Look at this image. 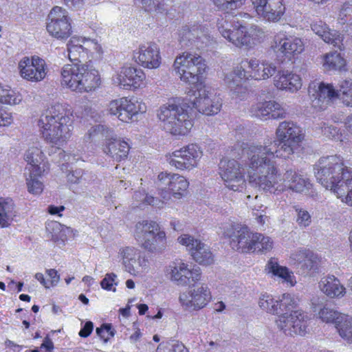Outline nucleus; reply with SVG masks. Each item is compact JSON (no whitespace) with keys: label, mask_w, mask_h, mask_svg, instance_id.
Wrapping results in <instances>:
<instances>
[{"label":"nucleus","mask_w":352,"mask_h":352,"mask_svg":"<svg viewBox=\"0 0 352 352\" xmlns=\"http://www.w3.org/2000/svg\"><path fill=\"white\" fill-rule=\"evenodd\" d=\"M205 60L199 54L185 52L177 56V74L180 79L197 89H190L180 99L187 111L193 114L195 110L206 116L217 114L222 107L221 98L208 87H201V76L207 71Z\"/></svg>","instance_id":"nucleus-1"},{"label":"nucleus","mask_w":352,"mask_h":352,"mask_svg":"<svg viewBox=\"0 0 352 352\" xmlns=\"http://www.w3.org/2000/svg\"><path fill=\"white\" fill-rule=\"evenodd\" d=\"M249 184L260 190L278 194L286 190L298 193H306L311 188V184L305 175L292 168L283 174L279 173L275 160L270 159L253 161L248 163Z\"/></svg>","instance_id":"nucleus-2"},{"label":"nucleus","mask_w":352,"mask_h":352,"mask_svg":"<svg viewBox=\"0 0 352 352\" xmlns=\"http://www.w3.org/2000/svg\"><path fill=\"white\" fill-rule=\"evenodd\" d=\"M276 140L267 139L263 144L250 143L243 149L248 158V163L261 160L288 158L298 152L305 138L302 129L292 121H283L276 130Z\"/></svg>","instance_id":"nucleus-3"},{"label":"nucleus","mask_w":352,"mask_h":352,"mask_svg":"<svg viewBox=\"0 0 352 352\" xmlns=\"http://www.w3.org/2000/svg\"><path fill=\"white\" fill-rule=\"evenodd\" d=\"M81 43L85 41L72 37L67 43L68 57L74 64H67L61 69V85L72 91L88 92L100 84L98 72L85 64H79L88 56V50Z\"/></svg>","instance_id":"nucleus-4"},{"label":"nucleus","mask_w":352,"mask_h":352,"mask_svg":"<svg viewBox=\"0 0 352 352\" xmlns=\"http://www.w3.org/2000/svg\"><path fill=\"white\" fill-rule=\"evenodd\" d=\"M38 126L45 140L58 148L71 137L74 128L72 115L62 104H55L41 114Z\"/></svg>","instance_id":"nucleus-5"},{"label":"nucleus","mask_w":352,"mask_h":352,"mask_svg":"<svg viewBox=\"0 0 352 352\" xmlns=\"http://www.w3.org/2000/svg\"><path fill=\"white\" fill-rule=\"evenodd\" d=\"M217 26L221 35L239 48H252L265 37V33L261 27L256 25H244L235 17L231 20L224 18L218 19Z\"/></svg>","instance_id":"nucleus-6"},{"label":"nucleus","mask_w":352,"mask_h":352,"mask_svg":"<svg viewBox=\"0 0 352 352\" xmlns=\"http://www.w3.org/2000/svg\"><path fill=\"white\" fill-rule=\"evenodd\" d=\"M276 71L275 63L270 60L256 58H245L232 72L226 74L224 80L228 86L232 89L240 86L242 80H267L273 76Z\"/></svg>","instance_id":"nucleus-7"},{"label":"nucleus","mask_w":352,"mask_h":352,"mask_svg":"<svg viewBox=\"0 0 352 352\" xmlns=\"http://www.w3.org/2000/svg\"><path fill=\"white\" fill-rule=\"evenodd\" d=\"M314 170L317 181L332 192L342 180V174L351 170L344 166L342 158L338 155L320 157Z\"/></svg>","instance_id":"nucleus-8"},{"label":"nucleus","mask_w":352,"mask_h":352,"mask_svg":"<svg viewBox=\"0 0 352 352\" xmlns=\"http://www.w3.org/2000/svg\"><path fill=\"white\" fill-rule=\"evenodd\" d=\"M249 144L245 145L242 149L243 156L246 158L245 164H241L235 160L223 158L219 164V175L223 181L224 185L234 191H239L244 188L246 184L245 173H248L247 155H244L243 149ZM248 176V175L247 174Z\"/></svg>","instance_id":"nucleus-9"},{"label":"nucleus","mask_w":352,"mask_h":352,"mask_svg":"<svg viewBox=\"0 0 352 352\" xmlns=\"http://www.w3.org/2000/svg\"><path fill=\"white\" fill-rule=\"evenodd\" d=\"M275 322L278 329L287 336H305L309 331V316L301 309L280 314Z\"/></svg>","instance_id":"nucleus-10"},{"label":"nucleus","mask_w":352,"mask_h":352,"mask_svg":"<svg viewBox=\"0 0 352 352\" xmlns=\"http://www.w3.org/2000/svg\"><path fill=\"white\" fill-rule=\"evenodd\" d=\"M224 236L231 239L232 248L241 252H255V234L247 226L226 224L223 228Z\"/></svg>","instance_id":"nucleus-11"},{"label":"nucleus","mask_w":352,"mask_h":352,"mask_svg":"<svg viewBox=\"0 0 352 352\" xmlns=\"http://www.w3.org/2000/svg\"><path fill=\"white\" fill-rule=\"evenodd\" d=\"M271 47L274 52L289 60L295 58L305 50V44L301 38L289 35L283 31L274 36Z\"/></svg>","instance_id":"nucleus-12"},{"label":"nucleus","mask_w":352,"mask_h":352,"mask_svg":"<svg viewBox=\"0 0 352 352\" xmlns=\"http://www.w3.org/2000/svg\"><path fill=\"white\" fill-rule=\"evenodd\" d=\"M46 29L51 36L57 39L69 37L72 31L67 11L61 7H54L48 14Z\"/></svg>","instance_id":"nucleus-13"},{"label":"nucleus","mask_w":352,"mask_h":352,"mask_svg":"<svg viewBox=\"0 0 352 352\" xmlns=\"http://www.w3.org/2000/svg\"><path fill=\"white\" fill-rule=\"evenodd\" d=\"M308 93L312 98L313 105L321 110L325 109L337 99L338 94L333 84L316 80L310 82Z\"/></svg>","instance_id":"nucleus-14"},{"label":"nucleus","mask_w":352,"mask_h":352,"mask_svg":"<svg viewBox=\"0 0 352 352\" xmlns=\"http://www.w3.org/2000/svg\"><path fill=\"white\" fill-rule=\"evenodd\" d=\"M212 294L207 284L201 283L194 289L179 295V301L187 310H199L207 305L211 300Z\"/></svg>","instance_id":"nucleus-15"},{"label":"nucleus","mask_w":352,"mask_h":352,"mask_svg":"<svg viewBox=\"0 0 352 352\" xmlns=\"http://www.w3.org/2000/svg\"><path fill=\"white\" fill-rule=\"evenodd\" d=\"M256 16L262 21L278 22L285 12L283 0H251Z\"/></svg>","instance_id":"nucleus-16"},{"label":"nucleus","mask_w":352,"mask_h":352,"mask_svg":"<svg viewBox=\"0 0 352 352\" xmlns=\"http://www.w3.org/2000/svg\"><path fill=\"white\" fill-rule=\"evenodd\" d=\"M178 242L186 246L192 258L201 265H210L214 263V256L210 248L201 241L188 234L177 238Z\"/></svg>","instance_id":"nucleus-17"},{"label":"nucleus","mask_w":352,"mask_h":352,"mask_svg":"<svg viewBox=\"0 0 352 352\" xmlns=\"http://www.w3.org/2000/svg\"><path fill=\"white\" fill-rule=\"evenodd\" d=\"M21 76L29 81L38 82L46 76V64L43 59L38 56L23 58L19 63Z\"/></svg>","instance_id":"nucleus-18"},{"label":"nucleus","mask_w":352,"mask_h":352,"mask_svg":"<svg viewBox=\"0 0 352 352\" xmlns=\"http://www.w3.org/2000/svg\"><path fill=\"white\" fill-rule=\"evenodd\" d=\"M140 109V104L137 101L128 98L112 100L108 107V111L111 115L117 116L120 120L125 122L131 120L133 116L137 115Z\"/></svg>","instance_id":"nucleus-19"},{"label":"nucleus","mask_w":352,"mask_h":352,"mask_svg":"<svg viewBox=\"0 0 352 352\" xmlns=\"http://www.w3.org/2000/svg\"><path fill=\"white\" fill-rule=\"evenodd\" d=\"M250 112L262 120L283 119L287 115L281 104L274 100L258 101L252 105Z\"/></svg>","instance_id":"nucleus-20"},{"label":"nucleus","mask_w":352,"mask_h":352,"mask_svg":"<svg viewBox=\"0 0 352 352\" xmlns=\"http://www.w3.org/2000/svg\"><path fill=\"white\" fill-rule=\"evenodd\" d=\"M274 85L279 90L296 93L302 86V80L299 74L292 71H278L274 78Z\"/></svg>","instance_id":"nucleus-21"},{"label":"nucleus","mask_w":352,"mask_h":352,"mask_svg":"<svg viewBox=\"0 0 352 352\" xmlns=\"http://www.w3.org/2000/svg\"><path fill=\"white\" fill-rule=\"evenodd\" d=\"M177 153V169L181 170H190L196 167L203 155L200 147L195 144L181 148Z\"/></svg>","instance_id":"nucleus-22"},{"label":"nucleus","mask_w":352,"mask_h":352,"mask_svg":"<svg viewBox=\"0 0 352 352\" xmlns=\"http://www.w3.org/2000/svg\"><path fill=\"white\" fill-rule=\"evenodd\" d=\"M134 58L140 65L146 68L155 69L160 65L159 49L155 43L142 45L134 54Z\"/></svg>","instance_id":"nucleus-23"},{"label":"nucleus","mask_w":352,"mask_h":352,"mask_svg":"<svg viewBox=\"0 0 352 352\" xmlns=\"http://www.w3.org/2000/svg\"><path fill=\"white\" fill-rule=\"evenodd\" d=\"M145 78V74L142 69L133 67H124L113 80L115 84L123 89H129L131 86L137 88L140 87Z\"/></svg>","instance_id":"nucleus-24"},{"label":"nucleus","mask_w":352,"mask_h":352,"mask_svg":"<svg viewBox=\"0 0 352 352\" xmlns=\"http://www.w3.org/2000/svg\"><path fill=\"white\" fill-rule=\"evenodd\" d=\"M201 276V270L196 265L181 262L177 265V286L195 285Z\"/></svg>","instance_id":"nucleus-25"},{"label":"nucleus","mask_w":352,"mask_h":352,"mask_svg":"<svg viewBox=\"0 0 352 352\" xmlns=\"http://www.w3.org/2000/svg\"><path fill=\"white\" fill-rule=\"evenodd\" d=\"M314 32L318 35L325 43L331 44L340 50H344V36L336 30H330L327 25L321 21H317L311 25Z\"/></svg>","instance_id":"nucleus-26"},{"label":"nucleus","mask_w":352,"mask_h":352,"mask_svg":"<svg viewBox=\"0 0 352 352\" xmlns=\"http://www.w3.org/2000/svg\"><path fill=\"white\" fill-rule=\"evenodd\" d=\"M157 117L163 129L170 134H176V103L170 100L162 105L157 112Z\"/></svg>","instance_id":"nucleus-27"},{"label":"nucleus","mask_w":352,"mask_h":352,"mask_svg":"<svg viewBox=\"0 0 352 352\" xmlns=\"http://www.w3.org/2000/svg\"><path fill=\"white\" fill-rule=\"evenodd\" d=\"M157 232H162L159 225L153 221L143 220L135 225V236L142 243L146 250L154 248L153 243H150L149 239Z\"/></svg>","instance_id":"nucleus-28"},{"label":"nucleus","mask_w":352,"mask_h":352,"mask_svg":"<svg viewBox=\"0 0 352 352\" xmlns=\"http://www.w3.org/2000/svg\"><path fill=\"white\" fill-rule=\"evenodd\" d=\"M320 291L331 298H341L346 294V288L333 275L322 277L318 283Z\"/></svg>","instance_id":"nucleus-29"},{"label":"nucleus","mask_w":352,"mask_h":352,"mask_svg":"<svg viewBox=\"0 0 352 352\" xmlns=\"http://www.w3.org/2000/svg\"><path fill=\"white\" fill-rule=\"evenodd\" d=\"M118 254L122 259L125 270L131 274L138 272V266L142 265L140 261V252L133 247L121 248Z\"/></svg>","instance_id":"nucleus-30"},{"label":"nucleus","mask_w":352,"mask_h":352,"mask_svg":"<svg viewBox=\"0 0 352 352\" xmlns=\"http://www.w3.org/2000/svg\"><path fill=\"white\" fill-rule=\"evenodd\" d=\"M265 270L272 274V277L278 278L282 283L289 286H294L296 283L294 273L287 267L280 265L274 258H271L268 261Z\"/></svg>","instance_id":"nucleus-31"},{"label":"nucleus","mask_w":352,"mask_h":352,"mask_svg":"<svg viewBox=\"0 0 352 352\" xmlns=\"http://www.w3.org/2000/svg\"><path fill=\"white\" fill-rule=\"evenodd\" d=\"M321 58L322 67L325 72L346 71V60L336 51L326 53Z\"/></svg>","instance_id":"nucleus-32"},{"label":"nucleus","mask_w":352,"mask_h":352,"mask_svg":"<svg viewBox=\"0 0 352 352\" xmlns=\"http://www.w3.org/2000/svg\"><path fill=\"white\" fill-rule=\"evenodd\" d=\"M338 199L352 207V171H346L342 174V180L333 192Z\"/></svg>","instance_id":"nucleus-33"},{"label":"nucleus","mask_w":352,"mask_h":352,"mask_svg":"<svg viewBox=\"0 0 352 352\" xmlns=\"http://www.w3.org/2000/svg\"><path fill=\"white\" fill-rule=\"evenodd\" d=\"M194 114L187 111L186 106L179 100L177 104V136L187 135L193 126L192 118Z\"/></svg>","instance_id":"nucleus-34"},{"label":"nucleus","mask_w":352,"mask_h":352,"mask_svg":"<svg viewBox=\"0 0 352 352\" xmlns=\"http://www.w3.org/2000/svg\"><path fill=\"white\" fill-rule=\"evenodd\" d=\"M104 152L116 161H120L127 157L129 151L128 142L118 139L109 140L104 147Z\"/></svg>","instance_id":"nucleus-35"},{"label":"nucleus","mask_w":352,"mask_h":352,"mask_svg":"<svg viewBox=\"0 0 352 352\" xmlns=\"http://www.w3.org/2000/svg\"><path fill=\"white\" fill-rule=\"evenodd\" d=\"M15 217L16 211L13 201L8 198H0V227H10Z\"/></svg>","instance_id":"nucleus-36"},{"label":"nucleus","mask_w":352,"mask_h":352,"mask_svg":"<svg viewBox=\"0 0 352 352\" xmlns=\"http://www.w3.org/2000/svg\"><path fill=\"white\" fill-rule=\"evenodd\" d=\"M179 36H181L183 41H197L205 45H208L210 42V36L208 30L201 27H194L192 30L186 27L180 31Z\"/></svg>","instance_id":"nucleus-37"},{"label":"nucleus","mask_w":352,"mask_h":352,"mask_svg":"<svg viewBox=\"0 0 352 352\" xmlns=\"http://www.w3.org/2000/svg\"><path fill=\"white\" fill-rule=\"evenodd\" d=\"M158 186L161 188L162 196L164 201H168L171 196H175V188L176 186V179L174 174L161 173L158 175Z\"/></svg>","instance_id":"nucleus-38"},{"label":"nucleus","mask_w":352,"mask_h":352,"mask_svg":"<svg viewBox=\"0 0 352 352\" xmlns=\"http://www.w3.org/2000/svg\"><path fill=\"white\" fill-rule=\"evenodd\" d=\"M24 158L29 165L27 168L29 171L42 173L39 164H41L43 160V154L40 148L38 146L30 147L26 151Z\"/></svg>","instance_id":"nucleus-39"},{"label":"nucleus","mask_w":352,"mask_h":352,"mask_svg":"<svg viewBox=\"0 0 352 352\" xmlns=\"http://www.w3.org/2000/svg\"><path fill=\"white\" fill-rule=\"evenodd\" d=\"M339 336L348 344H352V317L345 314L335 327Z\"/></svg>","instance_id":"nucleus-40"},{"label":"nucleus","mask_w":352,"mask_h":352,"mask_svg":"<svg viewBox=\"0 0 352 352\" xmlns=\"http://www.w3.org/2000/svg\"><path fill=\"white\" fill-rule=\"evenodd\" d=\"M316 315L322 322L327 324L333 323L336 327L337 321L340 320L341 316H344L345 314L325 305L320 308Z\"/></svg>","instance_id":"nucleus-41"},{"label":"nucleus","mask_w":352,"mask_h":352,"mask_svg":"<svg viewBox=\"0 0 352 352\" xmlns=\"http://www.w3.org/2000/svg\"><path fill=\"white\" fill-rule=\"evenodd\" d=\"M338 92V98H340L346 106L352 107V80L346 79L340 81Z\"/></svg>","instance_id":"nucleus-42"},{"label":"nucleus","mask_w":352,"mask_h":352,"mask_svg":"<svg viewBox=\"0 0 352 352\" xmlns=\"http://www.w3.org/2000/svg\"><path fill=\"white\" fill-rule=\"evenodd\" d=\"M29 172V175L26 178L28 192L33 195H39L43 190V184L41 180V173H33L32 171Z\"/></svg>","instance_id":"nucleus-43"},{"label":"nucleus","mask_w":352,"mask_h":352,"mask_svg":"<svg viewBox=\"0 0 352 352\" xmlns=\"http://www.w3.org/2000/svg\"><path fill=\"white\" fill-rule=\"evenodd\" d=\"M258 305L261 309L272 314H278V302L272 295L262 294L259 297Z\"/></svg>","instance_id":"nucleus-44"},{"label":"nucleus","mask_w":352,"mask_h":352,"mask_svg":"<svg viewBox=\"0 0 352 352\" xmlns=\"http://www.w3.org/2000/svg\"><path fill=\"white\" fill-rule=\"evenodd\" d=\"M254 240L255 252L265 253L270 252L273 248V241L267 236L256 232Z\"/></svg>","instance_id":"nucleus-45"},{"label":"nucleus","mask_w":352,"mask_h":352,"mask_svg":"<svg viewBox=\"0 0 352 352\" xmlns=\"http://www.w3.org/2000/svg\"><path fill=\"white\" fill-rule=\"evenodd\" d=\"M278 314L292 311L296 305V300L293 295L290 294H284L278 300Z\"/></svg>","instance_id":"nucleus-46"},{"label":"nucleus","mask_w":352,"mask_h":352,"mask_svg":"<svg viewBox=\"0 0 352 352\" xmlns=\"http://www.w3.org/2000/svg\"><path fill=\"white\" fill-rule=\"evenodd\" d=\"M21 97L16 94L13 90L4 88L0 84V103L8 104H16L21 102Z\"/></svg>","instance_id":"nucleus-47"},{"label":"nucleus","mask_w":352,"mask_h":352,"mask_svg":"<svg viewBox=\"0 0 352 352\" xmlns=\"http://www.w3.org/2000/svg\"><path fill=\"white\" fill-rule=\"evenodd\" d=\"M150 243H153L152 245L154 246V248H152V250H147L149 252H161L166 245V234L164 231L162 232H157V233H155L150 239H149Z\"/></svg>","instance_id":"nucleus-48"},{"label":"nucleus","mask_w":352,"mask_h":352,"mask_svg":"<svg viewBox=\"0 0 352 352\" xmlns=\"http://www.w3.org/2000/svg\"><path fill=\"white\" fill-rule=\"evenodd\" d=\"M317 130L319 131L318 133L322 134L329 139L340 138V130L333 125H329L328 124L323 122L317 127Z\"/></svg>","instance_id":"nucleus-49"},{"label":"nucleus","mask_w":352,"mask_h":352,"mask_svg":"<svg viewBox=\"0 0 352 352\" xmlns=\"http://www.w3.org/2000/svg\"><path fill=\"white\" fill-rule=\"evenodd\" d=\"M219 9L228 11L241 7L245 0H212Z\"/></svg>","instance_id":"nucleus-50"},{"label":"nucleus","mask_w":352,"mask_h":352,"mask_svg":"<svg viewBox=\"0 0 352 352\" xmlns=\"http://www.w3.org/2000/svg\"><path fill=\"white\" fill-rule=\"evenodd\" d=\"M296 222L300 228L308 227L311 223V217L309 212L303 209L296 208Z\"/></svg>","instance_id":"nucleus-51"},{"label":"nucleus","mask_w":352,"mask_h":352,"mask_svg":"<svg viewBox=\"0 0 352 352\" xmlns=\"http://www.w3.org/2000/svg\"><path fill=\"white\" fill-rule=\"evenodd\" d=\"M317 256L309 250L300 267L303 270L309 272L315 268L317 265Z\"/></svg>","instance_id":"nucleus-52"},{"label":"nucleus","mask_w":352,"mask_h":352,"mask_svg":"<svg viewBox=\"0 0 352 352\" xmlns=\"http://www.w3.org/2000/svg\"><path fill=\"white\" fill-rule=\"evenodd\" d=\"M116 278L117 275L114 273L107 274L100 282L101 287L105 290L116 292V289L113 286L117 285Z\"/></svg>","instance_id":"nucleus-53"},{"label":"nucleus","mask_w":352,"mask_h":352,"mask_svg":"<svg viewBox=\"0 0 352 352\" xmlns=\"http://www.w3.org/2000/svg\"><path fill=\"white\" fill-rule=\"evenodd\" d=\"M143 194L142 192H135L133 195V199H135L137 201H142L144 203H146L148 205L155 206L157 208L162 207V202L160 200H158L157 198H155L152 196H146L145 197L142 198Z\"/></svg>","instance_id":"nucleus-54"},{"label":"nucleus","mask_w":352,"mask_h":352,"mask_svg":"<svg viewBox=\"0 0 352 352\" xmlns=\"http://www.w3.org/2000/svg\"><path fill=\"white\" fill-rule=\"evenodd\" d=\"M309 251V250L306 249H299L294 251L290 255L291 263L294 265L300 267Z\"/></svg>","instance_id":"nucleus-55"},{"label":"nucleus","mask_w":352,"mask_h":352,"mask_svg":"<svg viewBox=\"0 0 352 352\" xmlns=\"http://www.w3.org/2000/svg\"><path fill=\"white\" fill-rule=\"evenodd\" d=\"M106 129L103 125L98 124L92 126L88 132L87 139L89 140H96L104 135Z\"/></svg>","instance_id":"nucleus-56"},{"label":"nucleus","mask_w":352,"mask_h":352,"mask_svg":"<svg viewBox=\"0 0 352 352\" xmlns=\"http://www.w3.org/2000/svg\"><path fill=\"white\" fill-rule=\"evenodd\" d=\"M136 3H140L146 11H156L160 9V0H135Z\"/></svg>","instance_id":"nucleus-57"},{"label":"nucleus","mask_w":352,"mask_h":352,"mask_svg":"<svg viewBox=\"0 0 352 352\" xmlns=\"http://www.w3.org/2000/svg\"><path fill=\"white\" fill-rule=\"evenodd\" d=\"M188 182L184 177H177V199H179L178 196L186 197L188 195Z\"/></svg>","instance_id":"nucleus-58"},{"label":"nucleus","mask_w":352,"mask_h":352,"mask_svg":"<svg viewBox=\"0 0 352 352\" xmlns=\"http://www.w3.org/2000/svg\"><path fill=\"white\" fill-rule=\"evenodd\" d=\"M50 228H52V229L54 231L53 233H52V237L53 238H54L55 239H60L62 241L65 240V236H64L63 234H60L59 235H58L56 234V232H55V230H60L61 228L63 230L64 228H63V225H61L60 223H58L57 221H54V222H52L51 223L48 224L47 228L50 229Z\"/></svg>","instance_id":"nucleus-59"},{"label":"nucleus","mask_w":352,"mask_h":352,"mask_svg":"<svg viewBox=\"0 0 352 352\" xmlns=\"http://www.w3.org/2000/svg\"><path fill=\"white\" fill-rule=\"evenodd\" d=\"M12 117L10 113L0 110V126L10 125L12 122Z\"/></svg>","instance_id":"nucleus-60"},{"label":"nucleus","mask_w":352,"mask_h":352,"mask_svg":"<svg viewBox=\"0 0 352 352\" xmlns=\"http://www.w3.org/2000/svg\"><path fill=\"white\" fill-rule=\"evenodd\" d=\"M93 329V322L91 321H88L85 324V325L81 329L78 334L82 338H87L91 333Z\"/></svg>","instance_id":"nucleus-61"},{"label":"nucleus","mask_w":352,"mask_h":352,"mask_svg":"<svg viewBox=\"0 0 352 352\" xmlns=\"http://www.w3.org/2000/svg\"><path fill=\"white\" fill-rule=\"evenodd\" d=\"M352 12V9L348 6V5L345 4L343 6L342 9L340 10L339 14V22L342 24H344L346 21V19H344V16H346L347 14H349L350 12Z\"/></svg>","instance_id":"nucleus-62"},{"label":"nucleus","mask_w":352,"mask_h":352,"mask_svg":"<svg viewBox=\"0 0 352 352\" xmlns=\"http://www.w3.org/2000/svg\"><path fill=\"white\" fill-rule=\"evenodd\" d=\"M47 275L51 278V285L54 286L56 285L60 279L59 275L58 274V272L54 269H50L47 270L46 271Z\"/></svg>","instance_id":"nucleus-63"},{"label":"nucleus","mask_w":352,"mask_h":352,"mask_svg":"<svg viewBox=\"0 0 352 352\" xmlns=\"http://www.w3.org/2000/svg\"><path fill=\"white\" fill-rule=\"evenodd\" d=\"M41 349H45L46 351L51 352L52 350L54 349V344L52 341V340L48 337L46 336L43 343L41 345Z\"/></svg>","instance_id":"nucleus-64"}]
</instances>
